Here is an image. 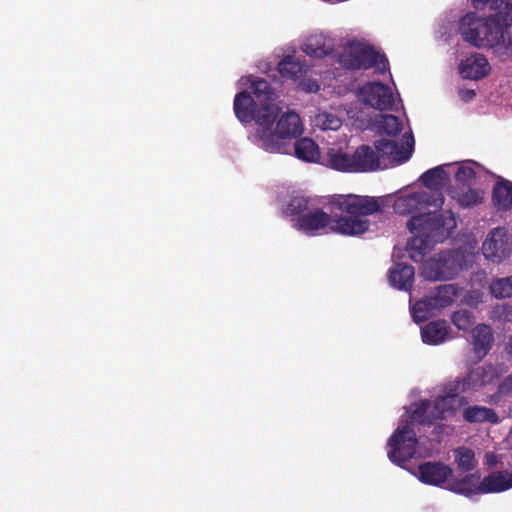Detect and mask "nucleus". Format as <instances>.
Listing matches in <instances>:
<instances>
[{"label": "nucleus", "instance_id": "nucleus-1", "mask_svg": "<svg viewBox=\"0 0 512 512\" xmlns=\"http://www.w3.org/2000/svg\"><path fill=\"white\" fill-rule=\"evenodd\" d=\"M237 88L240 91L233 102L236 118L241 123L255 122L250 142L269 153H290L292 141L304 132L299 114L275 103L278 95L264 79L242 76Z\"/></svg>", "mask_w": 512, "mask_h": 512}, {"label": "nucleus", "instance_id": "nucleus-2", "mask_svg": "<svg viewBox=\"0 0 512 512\" xmlns=\"http://www.w3.org/2000/svg\"><path fill=\"white\" fill-rule=\"evenodd\" d=\"M393 211L410 216L407 229L413 235L407 251L414 262L424 259L432 244L447 240L457 226L455 214L442 210L445 198L441 192L408 186L392 196Z\"/></svg>", "mask_w": 512, "mask_h": 512}, {"label": "nucleus", "instance_id": "nucleus-3", "mask_svg": "<svg viewBox=\"0 0 512 512\" xmlns=\"http://www.w3.org/2000/svg\"><path fill=\"white\" fill-rule=\"evenodd\" d=\"M510 20L512 17H480L468 13L460 19L459 32L464 41L478 49H489L501 59L512 56Z\"/></svg>", "mask_w": 512, "mask_h": 512}, {"label": "nucleus", "instance_id": "nucleus-4", "mask_svg": "<svg viewBox=\"0 0 512 512\" xmlns=\"http://www.w3.org/2000/svg\"><path fill=\"white\" fill-rule=\"evenodd\" d=\"M381 198L355 194L337 195L330 202L332 232L345 236H360L369 231V216L381 211Z\"/></svg>", "mask_w": 512, "mask_h": 512}, {"label": "nucleus", "instance_id": "nucleus-5", "mask_svg": "<svg viewBox=\"0 0 512 512\" xmlns=\"http://www.w3.org/2000/svg\"><path fill=\"white\" fill-rule=\"evenodd\" d=\"M309 69L307 61L295 54L285 55L277 64L280 76L292 81L305 93H317L322 89L329 97H343L350 91L339 70L325 71L321 75V82H318L308 75Z\"/></svg>", "mask_w": 512, "mask_h": 512}, {"label": "nucleus", "instance_id": "nucleus-6", "mask_svg": "<svg viewBox=\"0 0 512 512\" xmlns=\"http://www.w3.org/2000/svg\"><path fill=\"white\" fill-rule=\"evenodd\" d=\"M414 140L408 135L402 145L394 141H376L374 147L363 145L354 152L355 163H359L356 173L385 169L388 166L402 164L410 159L413 153Z\"/></svg>", "mask_w": 512, "mask_h": 512}, {"label": "nucleus", "instance_id": "nucleus-7", "mask_svg": "<svg viewBox=\"0 0 512 512\" xmlns=\"http://www.w3.org/2000/svg\"><path fill=\"white\" fill-rule=\"evenodd\" d=\"M335 60L344 68H374L378 73L388 70V61L369 41L358 35H346L338 41Z\"/></svg>", "mask_w": 512, "mask_h": 512}, {"label": "nucleus", "instance_id": "nucleus-8", "mask_svg": "<svg viewBox=\"0 0 512 512\" xmlns=\"http://www.w3.org/2000/svg\"><path fill=\"white\" fill-rule=\"evenodd\" d=\"M419 425L424 424L413 420L411 409L408 408L387 441V456L391 462L401 466L413 457L431 455V449L425 447L416 435V428Z\"/></svg>", "mask_w": 512, "mask_h": 512}, {"label": "nucleus", "instance_id": "nucleus-9", "mask_svg": "<svg viewBox=\"0 0 512 512\" xmlns=\"http://www.w3.org/2000/svg\"><path fill=\"white\" fill-rule=\"evenodd\" d=\"M476 249L477 242L472 239L467 246L459 250L437 253L424 261L421 274L431 281L451 279L461 270L472 265L476 257Z\"/></svg>", "mask_w": 512, "mask_h": 512}, {"label": "nucleus", "instance_id": "nucleus-10", "mask_svg": "<svg viewBox=\"0 0 512 512\" xmlns=\"http://www.w3.org/2000/svg\"><path fill=\"white\" fill-rule=\"evenodd\" d=\"M290 219L293 228L307 234L317 235L327 229L332 231V214L323 211L315 205L312 199L294 197L283 210Z\"/></svg>", "mask_w": 512, "mask_h": 512}, {"label": "nucleus", "instance_id": "nucleus-11", "mask_svg": "<svg viewBox=\"0 0 512 512\" xmlns=\"http://www.w3.org/2000/svg\"><path fill=\"white\" fill-rule=\"evenodd\" d=\"M462 398L455 392H447L434 401L421 400L412 404L411 416L420 423L432 424L438 419H447L461 405Z\"/></svg>", "mask_w": 512, "mask_h": 512}, {"label": "nucleus", "instance_id": "nucleus-12", "mask_svg": "<svg viewBox=\"0 0 512 512\" xmlns=\"http://www.w3.org/2000/svg\"><path fill=\"white\" fill-rule=\"evenodd\" d=\"M357 98L363 104L376 110H394L400 103L399 95L394 89L379 81H369L357 90Z\"/></svg>", "mask_w": 512, "mask_h": 512}, {"label": "nucleus", "instance_id": "nucleus-13", "mask_svg": "<svg viewBox=\"0 0 512 512\" xmlns=\"http://www.w3.org/2000/svg\"><path fill=\"white\" fill-rule=\"evenodd\" d=\"M338 42L333 33L317 30L302 37L301 51L310 58L323 59L333 57L337 52Z\"/></svg>", "mask_w": 512, "mask_h": 512}, {"label": "nucleus", "instance_id": "nucleus-14", "mask_svg": "<svg viewBox=\"0 0 512 512\" xmlns=\"http://www.w3.org/2000/svg\"><path fill=\"white\" fill-rule=\"evenodd\" d=\"M482 254L488 261L501 264L512 254V241L504 227L492 229L482 244Z\"/></svg>", "mask_w": 512, "mask_h": 512}, {"label": "nucleus", "instance_id": "nucleus-15", "mask_svg": "<svg viewBox=\"0 0 512 512\" xmlns=\"http://www.w3.org/2000/svg\"><path fill=\"white\" fill-rule=\"evenodd\" d=\"M373 129H375L380 136L378 141H395L397 146H400L408 135L414 140L405 117H398L391 114L380 115L376 118Z\"/></svg>", "mask_w": 512, "mask_h": 512}, {"label": "nucleus", "instance_id": "nucleus-16", "mask_svg": "<svg viewBox=\"0 0 512 512\" xmlns=\"http://www.w3.org/2000/svg\"><path fill=\"white\" fill-rule=\"evenodd\" d=\"M420 482L435 487L446 489L453 476L452 468L440 461H428L421 463L416 470L411 471Z\"/></svg>", "mask_w": 512, "mask_h": 512}, {"label": "nucleus", "instance_id": "nucleus-17", "mask_svg": "<svg viewBox=\"0 0 512 512\" xmlns=\"http://www.w3.org/2000/svg\"><path fill=\"white\" fill-rule=\"evenodd\" d=\"M346 113L351 118V111L344 105H331L329 108L318 109L311 116V126L313 130L320 132H337L343 126V114Z\"/></svg>", "mask_w": 512, "mask_h": 512}, {"label": "nucleus", "instance_id": "nucleus-18", "mask_svg": "<svg viewBox=\"0 0 512 512\" xmlns=\"http://www.w3.org/2000/svg\"><path fill=\"white\" fill-rule=\"evenodd\" d=\"M498 373L491 365L477 367L471 370L468 375L458 383L457 389L460 392L471 393L481 389L488 391L496 384Z\"/></svg>", "mask_w": 512, "mask_h": 512}, {"label": "nucleus", "instance_id": "nucleus-19", "mask_svg": "<svg viewBox=\"0 0 512 512\" xmlns=\"http://www.w3.org/2000/svg\"><path fill=\"white\" fill-rule=\"evenodd\" d=\"M450 171L454 175V187L479 185L488 174L482 165L472 160L450 163Z\"/></svg>", "mask_w": 512, "mask_h": 512}, {"label": "nucleus", "instance_id": "nucleus-20", "mask_svg": "<svg viewBox=\"0 0 512 512\" xmlns=\"http://www.w3.org/2000/svg\"><path fill=\"white\" fill-rule=\"evenodd\" d=\"M459 74L464 79L479 80L489 75L491 66L481 53H473L460 61Z\"/></svg>", "mask_w": 512, "mask_h": 512}, {"label": "nucleus", "instance_id": "nucleus-21", "mask_svg": "<svg viewBox=\"0 0 512 512\" xmlns=\"http://www.w3.org/2000/svg\"><path fill=\"white\" fill-rule=\"evenodd\" d=\"M483 478L480 473H470L462 477H451L446 489L465 497H473L484 493Z\"/></svg>", "mask_w": 512, "mask_h": 512}, {"label": "nucleus", "instance_id": "nucleus-22", "mask_svg": "<svg viewBox=\"0 0 512 512\" xmlns=\"http://www.w3.org/2000/svg\"><path fill=\"white\" fill-rule=\"evenodd\" d=\"M447 192L451 199L456 201L462 208H471L481 204L486 194L485 188L478 185L450 186Z\"/></svg>", "mask_w": 512, "mask_h": 512}, {"label": "nucleus", "instance_id": "nucleus-23", "mask_svg": "<svg viewBox=\"0 0 512 512\" xmlns=\"http://www.w3.org/2000/svg\"><path fill=\"white\" fill-rule=\"evenodd\" d=\"M324 164L336 171L356 173L361 166L355 163V156L344 151L342 148L331 147L324 157Z\"/></svg>", "mask_w": 512, "mask_h": 512}, {"label": "nucleus", "instance_id": "nucleus-24", "mask_svg": "<svg viewBox=\"0 0 512 512\" xmlns=\"http://www.w3.org/2000/svg\"><path fill=\"white\" fill-rule=\"evenodd\" d=\"M451 328L444 320H435L421 328V340L427 345H440L451 339Z\"/></svg>", "mask_w": 512, "mask_h": 512}, {"label": "nucleus", "instance_id": "nucleus-25", "mask_svg": "<svg viewBox=\"0 0 512 512\" xmlns=\"http://www.w3.org/2000/svg\"><path fill=\"white\" fill-rule=\"evenodd\" d=\"M451 175L450 163L442 164L424 172L419 181L431 192H440L439 190L449 182Z\"/></svg>", "mask_w": 512, "mask_h": 512}, {"label": "nucleus", "instance_id": "nucleus-26", "mask_svg": "<svg viewBox=\"0 0 512 512\" xmlns=\"http://www.w3.org/2000/svg\"><path fill=\"white\" fill-rule=\"evenodd\" d=\"M388 279L394 288L407 291L414 280V268L406 263L395 262L389 269Z\"/></svg>", "mask_w": 512, "mask_h": 512}, {"label": "nucleus", "instance_id": "nucleus-27", "mask_svg": "<svg viewBox=\"0 0 512 512\" xmlns=\"http://www.w3.org/2000/svg\"><path fill=\"white\" fill-rule=\"evenodd\" d=\"M472 346L478 359H482L491 349L493 333L490 326L479 324L471 330Z\"/></svg>", "mask_w": 512, "mask_h": 512}, {"label": "nucleus", "instance_id": "nucleus-28", "mask_svg": "<svg viewBox=\"0 0 512 512\" xmlns=\"http://www.w3.org/2000/svg\"><path fill=\"white\" fill-rule=\"evenodd\" d=\"M492 201L499 211L512 210V182L499 178L493 187Z\"/></svg>", "mask_w": 512, "mask_h": 512}, {"label": "nucleus", "instance_id": "nucleus-29", "mask_svg": "<svg viewBox=\"0 0 512 512\" xmlns=\"http://www.w3.org/2000/svg\"><path fill=\"white\" fill-rule=\"evenodd\" d=\"M484 493H499L512 488V474L508 471L492 472L483 478Z\"/></svg>", "mask_w": 512, "mask_h": 512}, {"label": "nucleus", "instance_id": "nucleus-30", "mask_svg": "<svg viewBox=\"0 0 512 512\" xmlns=\"http://www.w3.org/2000/svg\"><path fill=\"white\" fill-rule=\"evenodd\" d=\"M295 156L308 163H316L321 158L318 144L308 137L297 140L293 146Z\"/></svg>", "mask_w": 512, "mask_h": 512}, {"label": "nucleus", "instance_id": "nucleus-31", "mask_svg": "<svg viewBox=\"0 0 512 512\" xmlns=\"http://www.w3.org/2000/svg\"><path fill=\"white\" fill-rule=\"evenodd\" d=\"M459 292L460 290L455 285L445 284L437 287L430 296L439 311H441L459 297Z\"/></svg>", "mask_w": 512, "mask_h": 512}, {"label": "nucleus", "instance_id": "nucleus-32", "mask_svg": "<svg viewBox=\"0 0 512 512\" xmlns=\"http://www.w3.org/2000/svg\"><path fill=\"white\" fill-rule=\"evenodd\" d=\"M463 418L470 423L485 421L497 423L499 421L498 415L492 409L479 405L466 407L463 411Z\"/></svg>", "mask_w": 512, "mask_h": 512}, {"label": "nucleus", "instance_id": "nucleus-33", "mask_svg": "<svg viewBox=\"0 0 512 512\" xmlns=\"http://www.w3.org/2000/svg\"><path fill=\"white\" fill-rule=\"evenodd\" d=\"M410 311L416 323L423 322L440 312L430 295L412 304Z\"/></svg>", "mask_w": 512, "mask_h": 512}, {"label": "nucleus", "instance_id": "nucleus-34", "mask_svg": "<svg viewBox=\"0 0 512 512\" xmlns=\"http://www.w3.org/2000/svg\"><path fill=\"white\" fill-rule=\"evenodd\" d=\"M453 459L457 468L461 471H471L478 464L474 451L465 446L454 449Z\"/></svg>", "mask_w": 512, "mask_h": 512}, {"label": "nucleus", "instance_id": "nucleus-35", "mask_svg": "<svg viewBox=\"0 0 512 512\" xmlns=\"http://www.w3.org/2000/svg\"><path fill=\"white\" fill-rule=\"evenodd\" d=\"M489 289L495 298L512 297V276L494 279Z\"/></svg>", "mask_w": 512, "mask_h": 512}, {"label": "nucleus", "instance_id": "nucleus-36", "mask_svg": "<svg viewBox=\"0 0 512 512\" xmlns=\"http://www.w3.org/2000/svg\"><path fill=\"white\" fill-rule=\"evenodd\" d=\"M474 6L479 8L489 4L491 10L497 11V15L511 17L512 0H473Z\"/></svg>", "mask_w": 512, "mask_h": 512}, {"label": "nucleus", "instance_id": "nucleus-37", "mask_svg": "<svg viewBox=\"0 0 512 512\" xmlns=\"http://www.w3.org/2000/svg\"><path fill=\"white\" fill-rule=\"evenodd\" d=\"M451 321L458 330L468 331L474 323V318L471 312L461 309L452 314Z\"/></svg>", "mask_w": 512, "mask_h": 512}, {"label": "nucleus", "instance_id": "nucleus-38", "mask_svg": "<svg viewBox=\"0 0 512 512\" xmlns=\"http://www.w3.org/2000/svg\"><path fill=\"white\" fill-rule=\"evenodd\" d=\"M512 391V373L507 376L499 385L498 392L499 394L505 395Z\"/></svg>", "mask_w": 512, "mask_h": 512}, {"label": "nucleus", "instance_id": "nucleus-39", "mask_svg": "<svg viewBox=\"0 0 512 512\" xmlns=\"http://www.w3.org/2000/svg\"><path fill=\"white\" fill-rule=\"evenodd\" d=\"M464 302L469 306H477L482 302V294L478 292H471L465 297Z\"/></svg>", "mask_w": 512, "mask_h": 512}, {"label": "nucleus", "instance_id": "nucleus-40", "mask_svg": "<svg viewBox=\"0 0 512 512\" xmlns=\"http://www.w3.org/2000/svg\"><path fill=\"white\" fill-rule=\"evenodd\" d=\"M474 96H475L474 90H464L461 92V98L465 101H469V100L473 99Z\"/></svg>", "mask_w": 512, "mask_h": 512}, {"label": "nucleus", "instance_id": "nucleus-41", "mask_svg": "<svg viewBox=\"0 0 512 512\" xmlns=\"http://www.w3.org/2000/svg\"><path fill=\"white\" fill-rule=\"evenodd\" d=\"M486 463L489 465V466H493L497 463V458L495 455L491 454V453H487L486 456Z\"/></svg>", "mask_w": 512, "mask_h": 512}, {"label": "nucleus", "instance_id": "nucleus-42", "mask_svg": "<svg viewBox=\"0 0 512 512\" xmlns=\"http://www.w3.org/2000/svg\"><path fill=\"white\" fill-rule=\"evenodd\" d=\"M505 352L507 353V355L512 357V334L510 335L505 344Z\"/></svg>", "mask_w": 512, "mask_h": 512}, {"label": "nucleus", "instance_id": "nucleus-43", "mask_svg": "<svg viewBox=\"0 0 512 512\" xmlns=\"http://www.w3.org/2000/svg\"><path fill=\"white\" fill-rule=\"evenodd\" d=\"M488 401L494 403L497 401V397L495 395H490L488 396Z\"/></svg>", "mask_w": 512, "mask_h": 512}]
</instances>
